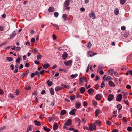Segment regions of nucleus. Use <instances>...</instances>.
I'll return each mask as SVG.
<instances>
[{"label":"nucleus","instance_id":"1","mask_svg":"<svg viewBox=\"0 0 132 132\" xmlns=\"http://www.w3.org/2000/svg\"><path fill=\"white\" fill-rule=\"evenodd\" d=\"M89 129L90 130L92 131L93 130H95L96 129V127L95 125L92 124L89 126Z\"/></svg>","mask_w":132,"mask_h":132},{"label":"nucleus","instance_id":"2","mask_svg":"<svg viewBox=\"0 0 132 132\" xmlns=\"http://www.w3.org/2000/svg\"><path fill=\"white\" fill-rule=\"evenodd\" d=\"M89 16L90 18H92L94 19L95 18V14L94 13L93 11H92L89 14Z\"/></svg>","mask_w":132,"mask_h":132},{"label":"nucleus","instance_id":"3","mask_svg":"<svg viewBox=\"0 0 132 132\" xmlns=\"http://www.w3.org/2000/svg\"><path fill=\"white\" fill-rule=\"evenodd\" d=\"M114 96L112 94H109L108 98V100L109 101H111L114 98Z\"/></svg>","mask_w":132,"mask_h":132},{"label":"nucleus","instance_id":"4","mask_svg":"<svg viewBox=\"0 0 132 132\" xmlns=\"http://www.w3.org/2000/svg\"><path fill=\"white\" fill-rule=\"evenodd\" d=\"M122 95L121 94L118 95L117 96L116 100L119 102H120L121 100Z\"/></svg>","mask_w":132,"mask_h":132},{"label":"nucleus","instance_id":"5","mask_svg":"<svg viewBox=\"0 0 132 132\" xmlns=\"http://www.w3.org/2000/svg\"><path fill=\"white\" fill-rule=\"evenodd\" d=\"M108 72L111 75H113L114 74H116V72L114 70L112 69L108 70Z\"/></svg>","mask_w":132,"mask_h":132},{"label":"nucleus","instance_id":"6","mask_svg":"<svg viewBox=\"0 0 132 132\" xmlns=\"http://www.w3.org/2000/svg\"><path fill=\"white\" fill-rule=\"evenodd\" d=\"M88 54L90 57H92L95 55L97 54V53H94L91 51H89L88 52Z\"/></svg>","mask_w":132,"mask_h":132},{"label":"nucleus","instance_id":"7","mask_svg":"<svg viewBox=\"0 0 132 132\" xmlns=\"http://www.w3.org/2000/svg\"><path fill=\"white\" fill-rule=\"evenodd\" d=\"M72 62V60H70L67 62H65L64 63L65 65L68 66L70 65Z\"/></svg>","mask_w":132,"mask_h":132},{"label":"nucleus","instance_id":"8","mask_svg":"<svg viewBox=\"0 0 132 132\" xmlns=\"http://www.w3.org/2000/svg\"><path fill=\"white\" fill-rule=\"evenodd\" d=\"M76 110V109H74L70 111L69 112V114L70 115H75V111Z\"/></svg>","mask_w":132,"mask_h":132},{"label":"nucleus","instance_id":"9","mask_svg":"<svg viewBox=\"0 0 132 132\" xmlns=\"http://www.w3.org/2000/svg\"><path fill=\"white\" fill-rule=\"evenodd\" d=\"M72 120L71 119H69L67 122L64 125H67L68 126H69L71 124V122Z\"/></svg>","mask_w":132,"mask_h":132},{"label":"nucleus","instance_id":"10","mask_svg":"<svg viewBox=\"0 0 132 132\" xmlns=\"http://www.w3.org/2000/svg\"><path fill=\"white\" fill-rule=\"evenodd\" d=\"M69 2L70 0H66L64 3L65 6L67 7L68 6L69 4Z\"/></svg>","mask_w":132,"mask_h":132},{"label":"nucleus","instance_id":"11","mask_svg":"<svg viewBox=\"0 0 132 132\" xmlns=\"http://www.w3.org/2000/svg\"><path fill=\"white\" fill-rule=\"evenodd\" d=\"M101 98V95L99 94H97L95 96V98L97 100H100Z\"/></svg>","mask_w":132,"mask_h":132},{"label":"nucleus","instance_id":"12","mask_svg":"<svg viewBox=\"0 0 132 132\" xmlns=\"http://www.w3.org/2000/svg\"><path fill=\"white\" fill-rule=\"evenodd\" d=\"M68 56V54L66 52L64 53L63 54L62 57L63 59H65L67 58Z\"/></svg>","mask_w":132,"mask_h":132},{"label":"nucleus","instance_id":"13","mask_svg":"<svg viewBox=\"0 0 132 132\" xmlns=\"http://www.w3.org/2000/svg\"><path fill=\"white\" fill-rule=\"evenodd\" d=\"M16 34L15 32L14 31L13 32L12 34H11L10 35V39H12L14 37Z\"/></svg>","mask_w":132,"mask_h":132},{"label":"nucleus","instance_id":"14","mask_svg":"<svg viewBox=\"0 0 132 132\" xmlns=\"http://www.w3.org/2000/svg\"><path fill=\"white\" fill-rule=\"evenodd\" d=\"M50 67V65L48 64H45L43 66V69H46Z\"/></svg>","mask_w":132,"mask_h":132},{"label":"nucleus","instance_id":"15","mask_svg":"<svg viewBox=\"0 0 132 132\" xmlns=\"http://www.w3.org/2000/svg\"><path fill=\"white\" fill-rule=\"evenodd\" d=\"M58 125L57 123H55L53 126V129L54 130H55L57 129L58 127Z\"/></svg>","mask_w":132,"mask_h":132},{"label":"nucleus","instance_id":"16","mask_svg":"<svg viewBox=\"0 0 132 132\" xmlns=\"http://www.w3.org/2000/svg\"><path fill=\"white\" fill-rule=\"evenodd\" d=\"M48 10L49 12H52L54 11V7H50L49 8Z\"/></svg>","mask_w":132,"mask_h":132},{"label":"nucleus","instance_id":"17","mask_svg":"<svg viewBox=\"0 0 132 132\" xmlns=\"http://www.w3.org/2000/svg\"><path fill=\"white\" fill-rule=\"evenodd\" d=\"M63 88L61 87L57 86L56 87L55 89V90L56 91H58L59 90L62 89Z\"/></svg>","mask_w":132,"mask_h":132},{"label":"nucleus","instance_id":"18","mask_svg":"<svg viewBox=\"0 0 132 132\" xmlns=\"http://www.w3.org/2000/svg\"><path fill=\"white\" fill-rule=\"evenodd\" d=\"M108 84L109 85L111 86H113L114 87L116 86V85L114 84L111 81H109V82Z\"/></svg>","mask_w":132,"mask_h":132},{"label":"nucleus","instance_id":"19","mask_svg":"<svg viewBox=\"0 0 132 132\" xmlns=\"http://www.w3.org/2000/svg\"><path fill=\"white\" fill-rule=\"evenodd\" d=\"M50 90L52 95H54V89L53 88H51L50 89Z\"/></svg>","mask_w":132,"mask_h":132},{"label":"nucleus","instance_id":"20","mask_svg":"<svg viewBox=\"0 0 132 132\" xmlns=\"http://www.w3.org/2000/svg\"><path fill=\"white\" fill-rule=\"evenodd\" d=\"M66 113V111L65 110H62L60 112V114L61 115H64Z\"/></svg>","mask_w":132,"mask_h":132},{"label":"nucleus","instance_id":"21","mask_svg":"<svg viewBox=\"0 0 132 132\" xmlns=\"http://www.w3.org/2000/svg\"><path fill=\"white\" fill-rule=\"evenodd\" d=\"M75 121L78 123L79 125H80L81 121L79 119L77 118H75Z\"/></svg>","mask_w":132,"mask_h":132},{"label":"nucleus","instance_id":"22","mask_svg":"<svg viewBox=\"0 0 132 132\" xmlns=\"http://www.w3.org/2000/svg\"><path fill=\"white\" fill-rule=\"evenodd\" d=\"M34 122L35 124V125L36 126H40L41 125L40 122L36 120H35L34 121Z\"/></svg>","mask_w":132,"mask_h":132},{"label":"nucleus","instance_id":"23","mask_svg":"<svg viewBox=\"0 0 132 132\" xmlns=\"http://www.w3.org/2000/svg\"><path fill=\"white\" fill-rule=\"evenodd\" d=\"M119 10L118 8H116L114 11V13L116 15H117L119 13Z\"/></svg>","mask_w":132,"mask_h":132},{"label":"nucleus","instance_id":"24","mask_svg":"<svg viewBox=\"0 0 132 132\" xmlns=\"http://www.w3.org/2000/svg\"><path fill=\"white\" fill-rule=\"evenodd\" d=\"M80 93H84V91L85 90V88L84 87H81L80 89Z\"/></svg>","mask_w":132,"mask_h":132},{"label":"nucleus","instance_id":"25","mask_svg":"<svg viewBox=\"0 0 132 132\" xmlns=\"http://www.w3.org/2000/svg\"><path fill=\"white\" fill-rule=\"evenodd\" d=\"M33 126L32 125H30L28 126V129L29 130V131H31L32 130Z\"/></svg>","mask_w":132,"mask_h":132},{"label":"nucleus","instance_id":"26","mask_svg":"<svg viewBox=\"0 0 132 132\" xmlns=\"http://www.w3.org/2000/svg\"><path fill=\"white\" fill-rule=\"evenodd\" d=\"M88 92L89 94L93 93L94 92V90L92 88L89 89L88 90Z\"/></svg>","mask_w":132,"mask_h":132},{"label":"nucleus","instance_id":"27","mask_svg":"<svg viewBox=\"0 0 132 132\" xmlns=\"http://www.w3.org/2000/svg\"><path fill=\"white\" fill-rule=\"evenodd\" d=\"M122 107V106L120 104L118 105L117 106V108L120 111Z\"/></svg>","mask_w":132,"mask_h":132},{"label":"nucleus","instance_id":"28","mask_svg":"<svg viewBox=\"0 0 132 132\" xmlns=\"http://www.w3.org/2000/svg\"><path fill=\"white\" fill-rule=\"evenodd\" d=\"M78 75L77 74H72L71 75V77L72 79H73L75 78L76 77H77Z\"/></svg>","mask_w":132,"mask_h":132},{"label":"nucleus","instance_id":"29","mask_svg":"<svg viewBox=\"0 0 132 132\" xmlns=\"http://www.w3.org/2000/svg\"><path fill=\"white\" fill-rule=\"evenodd\" d=\"M81 105V103L79 102L77 103L75 105L76 108L77 109Z\"/></svg>","mask_w":132,"mask_h":132},{"label":"nucleus","instance_id":"30","mask_svg":"<svg viewBox=\"0 0 132 132\" xmlns=\"http://www.w3.org/2000/svg\"><path fill=\"white\" fill-rule=\"evenodd\" d=\"M48 85L49 86H50L53 84V82L52 81L50 82V80H48L47 82Z\"/></svg>","mask_w":132,"mask_h":132},{"label":"nucleus","instance_id":"31","mask_svg":"<svg viewBox=\"0 0 132 132\" xmlns=\"http://www.w3.org/2000/svg\"><path fill=\"white\" fill-rule=\"evenodd\" d=\"M84 78H85L84 77H80L79 78V80L80 81L79 83L80 84H81V83H82V80H83V79H85Z\"/></svg>","mask_w":132,"mask_h":132},{"label":"nucleus","instance_id":"32","mask_svg":"<svg viewBox=\"0 0 132 132\" xmlns=\"http://www.w3.org/2000/svg\"><path fill=\"white\" fill-rule=\"evenodd\" d=\"M99 110H97L95 111V116L96 117H97V116L98 115L99 113Z\"/></svg>","mask_w":132,"mask_h":132},{"label":"nucleus","instance_id":"33","mask_svg":"<svg viewBox=\"0 0 132 132\" xmlns=\"http://www.w3.org/2000/svg\"><path fill=\"white\" fill-rule=\"evenodd\" d=\"M92 46V44L90 42H89L87 45V47L88 48H90Z\"/></svg>","mask_w":132,"mask_h":132},{"label":"nucleus","instance_id":"34","mask_svg":"<svg viewBox=\"0 0 132 132\" xmlns=\"http://www.w3.org/2000/svg\"><path fill=\"white\" fill-rule=\"evenodd\" d=\"M6 59L9 62H11L13 60V59L12 58L10 57H7Z\"/></svg>","mask_w":132,"mask_h":132},{"label":"nucleus","instance_id":"35","mask_svg":"<svg viewBox=\"0 0 132 132\" xmlns=\"http://www.w3.org/2000/svg\"><path fill=\"white\" fill-rule=\"evenodd\" d=\"M37 59L38 60L40 59L42 57V56L41 55L38 54L37 55Z\"/></svg>","mask_w":132,"mask_h":132},{"label":"nucleus","instance_id":"36","mask_svg":"<svg viewBox=\"0 0 132 132\" xmlns=\"http://www.w3.org/2000/svg\"><path fill=\"white\" fill-rule=\"evenodd\" d=\"M44 129L47 132H49L50 130V128H47L46 127H44Z\"/></svg>","mask_w":132,"mask_h":132},{"label":"nucleus","instance_id":"37","mask_svg":"<svg viewBox=\"0 0 132 132\" xmlns=\"http://www.w3.org/2000/svg\"><path fill=\"white\" fill-rule=\"evenodd\" d=\"M126 1V0H120V2L121 4H123Z\"/></svg>","mask_w":132,"mask_h":132},{"label":"nucleus","instance_id":"38","mask_svg":"<svg viewBox=\"0 0 132 132\" xmlns=\"http://www.w3.org/2000/svg\"><path fill=\"white\" fill-rule=\"evenodd\" d=\"M111 79H112V78L110 76H108L105 79L106 81H108L109 80Z\"/></svg>","mask_w":132,"mask_h":132},{"label":"nucleus","instance_id":"39","mask_svg":"<svg viewBox=\"0 0 132 132\" xmlns=\"http://www.w3.org/2000/svg\"><path fill=\"white\" fill-rule=\"evenodd\" d=\"M62 18L64 19V20L65 21L67 19V15L65 14H63L62 16Z\"/></svg>","mask_w":132,"mask_h":132},{"label":"nucleus","instance_id":"40","mask_svg":"<svg viewBox=\"0 0 132 132\" xmlns=\"http://www.w3.org/2000/svg\"><path fill=\"white\" fill-rule=\"evenodd\" d=\"M20 58L19 57L16 59L15 62L16 63H19L20 61Z\"/></svg>","mask_w":132,"mask_h":132},{"label":"nucleus","instance_id":"41","mask_svg":"<svg viewBox=\"0 0 132 132\" xmlns=\"http://www.w3.org/2000/svg\"><path fill=\"white\" fill-rule=\"evenodd\" d=\"M37 92L36 91H34L33 94L32 96V98L33 97V96H36L37 95Z\"/></svg>","mask_w":132,"mask_h":132},{"label":"nucleus","instance_id":"42","mask_svg":"<svg viewBox=\"0 0 132 132\" xmlns=\"http://www.w3.org/2000/svg\"><path fill=\"white\" fill-rule=\"evenodd\" d=\"M54 15L56 17H57L59 15L58 13L57 12H55L54 13Z\"/></svg>","mask_w":132,"mask_h":132},{"label":"nucleus","instance_id":"43","mask_svg":"<svg viewBox=\"0 0 132 132\" xmlns=\"http://www.w3.org/2000/svg\"><path fill=\"white\" fill-rule=\"evenodd\" d=\"M127 130L128 131H132V127H131L129 126L127 128Z\"/></svg>","mask_w":132,"mask_h":132},{"label":"nucleus","instance_id":"44","mask_svg":"<svg viewBox=\"0 0 132 132\" xmlns=\"http://www.w3.org/2000/svg\"><path fill=\"white\" fill-rule=\"evenodd\" d=\"M7 43V42L6 41H5L3 43L0 44V47H1L2 46H3L5 44H6Z\"/></svg>","mask_w":132,"mask_h":132},{"label":"nucleus","instance_id":"45","mask_svg":"<svg viewBox=\"0 0 132 132\" xmlns=\"http://www.w3.org/2000/svg\"><path fill=\"white\" fill-rule=\"evenodd\" d=\"M48 120L49 121L51 122L52 120L53 119V117H48Z\"/></svg>","mask_w":132,"mask_h":132},{"label":"nucleus","instance_id":"46","mask_svg":"<svg viewBox=\"0 0 132 132\" xmlns=\"http://www.w3.org/2000/svg\"><path fill=\"white\" fill-rule=\"evenodd\" d=\"M75 98V96L74 95L71 96L70 97V99L71 100H74Z\"/></svg>","mask_w":132,"mask_h":132},{"label":"nucleus","instance_id":"47","mask_svg":"<svg viewBox=\"0 0 132 132\" xmlns=\"http://www.w3.org/2000/svg\"><path fill=\"white\" fill-rule=\"evenodd\" d=\"M29 72V71L27 70L26 72L23 73V74H24L25 75H27Z\"/></svg>","mask_w":132,"mask_h":132},{"label":"nucleus","instance_id":"48","mask_svg":"<svg viewBox=\"0 0 132 132\" xmlns=\"http://www.w3.org/2000/svg\"><path fill=\"white\" fill-rule=\"evenodd\" d=\"M101 87L102 88H103V86L104 87L105 86V85L104 84V83L103 82L101 84Z\"/></svg>","mask_w":132,"mask_h":132},{"label":"nucleus","instance_id":"49","mask_svg":"<svg viewBox=\"0 0 132 132\" xmlns=\"http://www.w3.org/2000/svg\"><path fill=\"white\" fill-rule=\"evenodd\" d=\"M9 95V96L11 98H15L14 96L12 94H10Z\"/></svg>","mask_w":132,"mask_h":132},{"label":"nucleus","instance_id":"50","mask_svg":"<svg viewBox=\"0 0 132 132\" xmlns=\"http://www.w3.org/2000/svg\"><path fill=\"white\" fill-rule=\"evenodd\" d=\"M53 25L54 26L55 28L57 30L59 29V27L57 25L55 24H53Z\"/></svg>","mask_w":132,"mask_h":132},{"label":"nucleus","instance_id":"51","mask_svg":"<svg viewBox=\"0 0 132 132\" xmlns=\"http://www.w3.org/2000/svg\"><path fill=\"white\" fill-rule=\"evenodd\" d=\"M131 86L129 85H128L126 86V88L128 89H130L131 88Z\"/></svg>","mask_w":132,"mask_h":132},{"label":"nucleus","instance_id":"52","mask_svg":"<svg viewBox=\"0 0 132 132\" xmlns=\"http://www.w3.org/2000/svg\"><path fill=\"white\" fill-rule=\"evenodd\" d=\"M122 120H123V121L125 122H126L127 121V120L126 119V118L125 117H123L122 119Z\"/></svg>","mask_w":132,"mask_h":132},{"label":"nucleus","instance_id":"53","mask_svg":"<svg viewBox=\"0 0 132 132\" xmlns=\"http://www.w3.org/2000/svg\"><path fill=\"white\" fill-rule=\"evenodd\" d=\"M53 39L54 40H55L56 38V36L54 34H53Z\"/></svg>","mask_w":132,"mask_h":132},{"label":"nucleus","instance_id":"54","mask_svg":"<svg viewBox=\"0 0 132 132\" xmlns=\"http://www.w3.org/2000/svg\"><path fill=\"white\" fill-rule=\"evenodd\" d=\"M10 67L11 68V69L12 70H14V65L13 64H11L10 66Z\"/></svg>","mask_w":132,"mask_h":132},{"label":"nucleus","instance_id":"55","mask_svg":"<svg viewBox=\"0 0 132 132\" xmlns=\"http://www.w3.org/2000/svg\"><path fill=\"white\" fill-rule=\"evenodd\" d=\"M21 49V47H16V51H18L20 50Z\"/></svg>","mask_w":132,"mask_h":132},{"label":"nucleus","instance_id":"56","mask_svg":"<svg viewBox=\"0 0 132 132\" xmlns=\"http://www.w3.org/2000/svg\"><path fill=\"white\" fill-rule=\"evenodd\" d=\"M95 123L96 124L98 125V124H99L100 123V121H99L98 120H97L95 122Z\"/></svg>","mask_w":132,"mask_h":132},{"label":"nucleus","instance_id":"57","mask_svg":"<svg viewBox=\"0 0 132 132\" xmlns=\"http://www.w3.org/2000/svg\"><path fill=\"white\" fill-rule=\"evenodd\" d=\"M4 93L3 91L1 89H0V94L2 95L4 94Z\"/></svg>","mask_w":132,"mask_h":132},{"label":"nucleus","instance_id":"58","mask_svg":"<svg viewBox=\"0 0 132 132\" xmlns=\"http://www.w3.org/2000/svg\"><path fill=\"white\" fill-rule=\"evenodd\" d=\"M83 104L84 106H86L87 105V103L85 101L83 102Z\"/></svg>","mask_w":132,"mask_h":132},{"label":"nucleus","instance_id":"59","mask_svg":"<svg viewBox=\"0 0 132 132\" xmlns=\"http://www.w3.org/2000/svg\"><path fill=\"white\" fill-rule=\"evenodd\" d=\"M123 101H124V103L126 104V105H128V100H123Z\"/></svg>","mask_w":132,"mask_h":132},{"label":"nucleus","instance_id":"60","mask_svg":"<svg viewBox=\"0 0 132 132\" xmlns=\"http://www.w3.org/2000/svg\"><path fill=\"white\" fill-rule=\"evenodd\" d=\"M34 63L38 65L39 64V62L38 61H34Z\"/></svg>","mask_w":132,"mask_h":132},{"label":"nucleus","instance_id":"61","mask_svg":"<svg viewBox=\"0 0 132 132\" xmlns=\"http://www.w3.org/2000/svg\"><path fill=\"white\" fill-rule=\"evenodd\" d=\"M55 101L54 100H53L51 104V105L52 106H53L54 104H55Z\"/></svg>","mask_w":132,"mask_h":132},{"label":"nucleus","instance_id":"62","mask_svg":"<svg viewBox=\"0 0 132 132\" xmlns=\"http://www.w3.org/2000/svg\"><path fill=\"white\" fill-rule=\"evenodd\" d=\"M35 41V39L34 38H32L31 39V43L34 42Z\"/></svg>","mask_w":132,"mask_h":132},{"label":"nucleus","instance_id":"63","mask_svg":"<svg viewBox=\"0 0 132 132\" xmlns=\"http://www.w3.org/2000/svg\"><path fill=\"white\" fill-rule=\"evenodd\" d=\"M35 75L34 73H32L31 74V78H33L35 76Z\"/></svg>","mask_w":132,"mask_h":132},{"label":"nucleus","instance_id":"64","mask_svg":"<svg viewBox=\"0 0 132 132\" xmlns=\"http://www.w3.org/2000/svg\"><path fill=\"white\" fill-rule=\"evenodd\" d=\"M112 132H118V130L117 129H115L112 131Z\"/></svg>","mask_w":132,"mask_h":132}]
</instances>
